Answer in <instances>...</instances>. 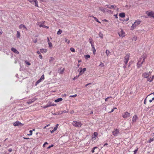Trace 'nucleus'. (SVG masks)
I'll return each mask as SVG.
<instances>
[{
	"instance_id": "obj_1",
	"label": "nucleus",
	"mask_w": 154,
	"mask_h": 154,
	"mask_svg": "<svg viewBox=\"0 0 154 154\" xmlns=\"http://www.w3.org/2000/svg\"><path fill=\"white\" fill-rule=\"evenodd\" d=\"M97 132H94L92 136L91 139L87 143L91 145L94 143L96 142L95 140H96V137H97Z\"/></svg>"
},
{
	"instance_id": "obj_2",
	"label": "nucleus",
	"mask_w": 154,
	"mask_h": 154,
	"mask_svg": "<svg viewBox=\"0 0 154 154\" xmlns=\"http://www.w3.org/2000/svg\"><path fill=\"white\" fill-rule=\"evenodd\" d=\"M130 57V54H126L124 57V60L125 65L124 66V68H125L126 67L127 64L128 62L129 58Z\"/></svg>"
},
{
	"instance_id": "obj_3",
	"label": "nucleus",
	"mask_w": 154,
	"mask_h": 154,
	"mask_svg": "<svg viewBox=\"0 0 154 154\" xmlns=\"http://www.w3.org/2000/svg\"><path fill=\"white\" fill-rule=\"evenodd\" d=\"M141 21L139 20H137L135 21L134 24H133L131 27V29L133 30L138 25L140 24Z\"/></svg>"
},
{
	"instance_id": "obj_4",
	"label": "nucleus",
	"mask_w": 154,
	"mask_h": 154,
	"mask_svg": "<svg viewBox=\"0 0 154 154\" xmlns=\"http://www.w3.org/2000/svg\"><path fill=\"white\" fill-rule=\"evenodd\" d=\"M72 124L73 126L77 127H80L82 125V124L80 122H78L76 121H73Z\"/></svg>"
},
{
	"instance_id": "obj_5",
	"label": "nucleus",
	"mask_w": 154,
	"mask_h": 154,
	"mask_svg": "<svg viewBox=\"0 0 154 154\" xmlns=\"http://www.w3.org/2000/svg\"><path fill=\"white\" fill-rule=\"evenodd\" d=\"M141 58H139V60H138L137 64V68H139L141 67L143 63L144 62L143 61V60L141 61Z\"/></svg>"
},
{
	"instance_id": "obj_6",
	"label": "nucleus",
	"mask_w": 154,
	"mask_h": 154,
	"mask_svg": "<svg viewBox=\"0 0 154 154\" xmlns=\"http://www.w3.org/2000/svg\"><path fill=\"white\" fill-rule=\"evenodd\" d=\"M13 125L15 126H23V124L21 123L19 121H16L14 122Z\"/></svg>"
},
{
	"instance_id": "obj_7",
	"label": "nucleus",
	"mask_w": 154,
	"mask_h": 154,
	"mask_svg": "<svg viewBox=\"0 0 154 154\" xmlns=\"http://www.w3.org/2000/svg\"><path fill=\"white\" fill-rule=\"evenodd\" d=\"M151 73V72H145L143 73V76L145 78H148L149 75Z\"/></svg>"
},
{
	"instance_id": "obj_8",
	"label": "nucleus",
	"mask_w": 154,
	"mask_h": 154,
	"mask_svg": "<svg viewBox=\"0 0 154 154\" xmlns=\"http://www.w3.org/2000/svg\"><path fill=\"white\" fill-rule=\"evenodd\" d=\"M130 116V114L128 112H126L124 113V115H122V116L124 118H127L129 117Z\"/></svg>"
},
{
	"instance_id": "obj_9",
	"label": "nucleus",
	"mask_w": 154,
	"mask_h": 154,
	"mask_svg": "<svg viewBox=\"0 0 154 154\" xmlns=\"http://www.w3.org/2000/svg\"><path fill=\"white\" fill-rule=\"evenodd\" d=\"M119 133V130L118 129H116L112 131V134L114 136H117Z\"/></svg>"
},
{
	"instance_id": "obj_10",
	"label": "nucleus",
	"mask_w": 154,
	"mask_h": 154,
	"mask_svg": "<svg viewBox=\"0 0 154 154\" xmlns=\"http://www.w3.org/2000/svg\"><path fill=\"white\" fill-rule=\"evenodd\" d=\"M119 35L122 37L125 36V33L122 29H121V31L118 33Z\"/></svg>"
},
{
	"instance_id": "obj_11",
	"label": "nucleus",
	"mask_w": 154,
	"mask_h": 154,
	"mask_svg": "<svg viewBox=\"0 0 154 154\" xmlns=\"http://www.w3.org/2000/svg\"><path fill=\"white\" fill-rule=\"evenodd\" d=\"M79 69H80V72L79 73V75H82L85 71L86 70V68H84L83 69L82 68H80Z\"/></svg>"
},
{
	"instance_id": "obj_12",
	"label": "nucleus",
	"mask_w": 154,
	"mask_h": 154,
	"mask_svg": "<svg viewBox=\"0 0 154 154\" xmlns=\"http://www.w3.org/2000/svg\"><path fill=\"white\" fill-rule=\"evenodd\" d=\"M106 6H107V8L110 9H115V8L116 7V6L115 5H106Z\"/></svg>"
},
{
	"instance_id": "obj_13",
	"label": "nucleus",
	"mask_w": 154,
	"mask_h": 154,
	"mask_svg": "<svg viewBox=\"0 0 154 154\" xmlns=\"http://www.w3.org/2000/svg\"><path fill=\"white\" fill-rule=\"evenodd\" d=\"M11 51H13L14 53L15 54H19V52L17 50V49L14 48H12L11 49Z\"/></svg>"
},
{
	"instance_id": "obj_14",
	"label": "nucleus",
	"mask_w": 154,
	"mask_h": 154,
	"mask_svg": "<svg viewBox=\"0 0 154 154\" xmlns=\"http://www.w3.org/2000/svg\"><path fill=\"white\" fill-rule=\"evenodd\" d=\"M148 16L154 18V13L152 11L149 12L147 14Z\"/></svg>"
},
{
	"instance_id": "obj_15",
	"label": "nucleus",
	"mask_w": 154,
	"mask_h": 154,
	"mask_svg": "<svg viewBox=\"0 0 154 154\" xmlns=\"http://www.w3.org/2000/svg\"><path fill=\"white\" fill-rule=\"evenodd\" d=\"M147 57V55L146 54H144L140 58H141V59H143V61H145V58Z\"/></svg>"
},
{
	"instance_id": "obj_16",
	"label": "nucleus",
	"mask_w": 154,
	"mask_h": 154,
	"mask_svg": "<svg viewBox=\"0 0 154 154\" xmlns=\"http://www.w3.org/2000/svg\"><path fill=\"white\" fill-rule=\"evenodd\" d=\"M51 106V102H49L45 106H43V108L45 109Z\"/></svg>"
},
{
	"instance_id": "obj_17",
	"label": "nucleus",
	"mask_w": 154,
	"mask_h": 154,
	"mask_svg": "<svg viewBox=\"0 0 154 154\" xmlns=\"http://www.w3.org/2000/svg\"><path fill=\"white\" fill-rule=\"evenodd\" d=\"M137 115H135L134 116L132 119V121L133 122H136V120L137 119Z\"/></svg>"
},
{
	"instance_id": "obj_18",
	"label": "nucleus",
	"mask_w": 154,
	"mask_h": 154,
	"mask_svg": "<svg viewBox=\"0 0 154 154\" xmlns=\"http://www.w3.org/2000/svg\"><path fill=\"white\" fill-rule=\"evenodd\" d=\"M19 28L20 29H22L23 28V29H27V28L26 27V26L24 25L23 24H21L20 25V26H19Z\"/></svg>"
},
{
	"instance_id": "obj_19",
	"label": "nucleus",
	"mask_w": 154,
	"mask_h": 154,
	"mask_svg": "<svg viewBox=\"0 0 154 154\" xmlns=\"http://www.w3.org/2000/svg\"><path fill=\"white\" fill-rule=\"evenodd\" d=\"M40 51L42 53H46L47 52V49H41Z\"/></svg>"
},
{
	"instance_id": "obj_20",
	"label": "nucleus",
	"mask_w": 154,
	"mask_h": 154,
	"mask_svg": "<svg viewBox=\"0 0 154 154\" xmlns=\"http://www.w3.org/2000/svg\"><path fill=\"white\" fill-rule=\"evenodd\" d=\"M63 99L62 98H60L57 99L55 100L54 102L56 103H57L62 100Z\"/></svg>"
},
{
	"instance_id": "obj_21",
	"label": "nucleus",
	"mask_w": 154,
	"mask_h": 154,
	"mask_svg": "<svg viewBox=\"0 0 154 154\" xmlns=\"http://www.w3.org/2000/svg\"><path fill=\"white\" fill-rule=\"evenodd\" d=\"M119 16L121 17H124L125 16V14L123 12L119 14Z\"/></svg>"
},
{
	"instance_id": "obj_22",
	"label": "nucleus",
	"mask_w": 154,
	"mask_h": 154,
	"mask_svg": "<svg viewBox=\"0 0 154 154\" xmlns=\"http://www.w3.org/2000/svg\"><path fill=\"white\" fill-rule=\"evenodd\" d=\"M154 136H152V137H151V138L149 140L148 142L150 143L154 140Z\"/></svg>"
},
{
	"instance_id": "obj_23",
	"label": "nucleus",
	"mask_w": 154,
	"mask_h": 154,
	"mask_svg": "<svg viewBox=\"0 0 154 154\" xmlns=\"http://www.w3.org/2000/svg\"><path fill=\"white\" fill-rule=\"evenodd\" d=\"M39 26L40 27H44V28H46L47 29L48 28V26H45V25H42V24L40 25H39Z\"/></svg>"
},
{
	"instance_id": "obj_24",
	"label": "nucleus",
	"mask_w": 154,
	"mask_h": 154,
	"mask_svg": "<svg viewBox=\"0 0 154 154\" xmlns=\"http://www.w3.org/2000/svg\"><path fill=\"white\" fill-rule=\"evenodd\" d=\"M54 59L52 57H51L49 59V62L50 63H53Z\"/></svg>"
},
{
	"instance_id": "obj_25",
	"label": "nucleus",
	"mask_w": 154,
	"mask_h": 154,
	"mask_svg": "<svg viewBox=\"0 0 154 154\" xmlns=\"http://www.w3.org/2000/svg\"><path fill=\"white\" fill-rule=\"evenodd\" d=\"M35 4V6L36 7H38V2L37 0H35L34 2V4Z\"/></svg>"
},
{
	"instance_id": "obj_26",
	"label": "nucleus",
	"mask_w": 154,
	"mask_h": 154,
	"mask_svg": "<svg viewBox=\"0 0 154 154\" xmlns=\"http://www.w3.org/2000/svg\"><path fill=\"white\" fill-rule=\"evenodd\" d=\"M92 17L94 18V20L95 21H96L97 22H98L99 23H101V22L98 20V19L96 17H94V16H93Z\"/></svg>"
},
{
	"instance_id": "obj_27",
	"label": "nucleus",
	"mask_w": 154,
	"mask_h": 154,
	"mask_svg": "<svg viewBox=\"0 0 154 154\" xmlns=\"http://www.w3.org/2000/svg\"><path fill=\"white\" fill-rule=\"evenodd\" d=\"M106 55L107 56H108L109 55V54L110 52L108 50H106Z\"/></svg>"
},
{
	"instance_id": "obj_28",
	"label": "nucleus",
	"mask_w": 154,
	"mask_h": 154,
	"mask_svg": "<svg viewBox=\"0 0 154 154\" xmlns=\"http://www.w3.org/2000/svg\"><path fill=\"white\" fill-rule=\"evenodd\" d=\"M20 37V33L19 32L17 31V37L19 38Z\"/></svg>"
},
{
	"instance_id": "obj_29",
	"label": "nucleus",
	"mask_w": 154,
	"mask_h": 154,
	"mask_svg": "<svg viewBox=\"0 0 154 154\" xmlns=\"http://www.w3.org/2000/svg\"><path fill=\"white\" fill-rule=\"evenodd\" d=\"M57 129L56 127H54V128L51 131V133H53L55 131L57 130Z\"/></svg>"
},
{
	"instance_id": "obj_30",
	"label": "nucleus",
	"mask_w": 154,
	"mask_h": 154,
	"mask_svg": "<svg viewBox=\"0 0 154 154\" xmlns=\"http://www.w3.org/2000/svg\"><path fill=\"white\" fill-rule=\"evenodd\" d=\"M42 81V80H41V79H40L38 80L36 82V83H35V85H38V83H39L40 82H41V81Z\"/></svg>"
},
{
	"instance_id": "obj_31",
	"label": "nucleus",
	"mask_w": 154,
	"mask_h": 154,
	"mask_svg": "<svg viewBox=\"0 0 154 154\" xmlns=\"http://www.w3.org/2000/svg\"><path fill=\"white\" fill-rule=\"evenodd\" d=\"M62 32V31L60 29H59V30L57 32V34L58 35H60L61 33Z\"/></svg>"
},
{
	"instance_id": "obj_32",
	"label": "nucleus",
	"mask_w": 154,
	"mask_h": 154,
	"mask_svg": "<svg viewBox=\"0 0 154 154\" xmlns=\"http://www.w3.org/2000/svg\"><path fill=\"white\" fill-rule=\"evenodd\" d=\"M97 149V147L96 146L94 147L93 148L92 150L91 151V152L92 153H94V150L95 149Z\"/></svg>"
},
{
	"instance_id": "obj_33",
	"label": "nucleus",
	"mask_w": 154,
	"mask_h": 154,
	"mask_svg": "<svg viewBox=\"0 0 154 154\" xmlns=\"http://www.w3.org/2000/svg\"><path fill=\"white\" fill-rule=\"evenodd\" d=\"M28 1L31 2L32 4L34 5V2L35 0H27Z\"/></svg>"
},
{
	"instance_id": "obj_34",
	"label": "nucleus",
	"mask_w": 154,
	"mask_h": 154,
	"mask_svg": "<svg viewBox=\"0 0 154 154\" xmlns=\"http://www.w3.org/2000/svg\"><path fill=\"white\" fill-rule=\"evenodd\" d=\"M90 57V56L89 55L87 54L85 56V58L86 59H88V58Z\"/></svg>"
},
{
	"instance_id": "obj_35",
	"label": "nucleus",
	"mask_w": 154,
	"mask_h": 154,
	"mask_svg": "<svg viewBox=\"0 0 154 154\" xmlns=\"http://www.w3.org/2000/svg\"><path fill=\"white\" fill-rule=\"evenodd\" d=\"M48 46H49V47L51 48L52 47V46H53L52 45L51 42H50V43H48Z\"/></svg>"
},
{
	"instance_id": "obj_36",
	"label": "nucleus",
	"mask_w": 154,
	"mask_h": 154,
	"mask_svg": "<svg viewBox=\"0 0 154 154\" xmlns=\"http://www.w3.org/2000/svg\"><path fill=\"white\" fill-rule=\"evenodd\" d=\"M70 51L72 52H75V49L73 48H71L70 49Z\"/></svg>"
},
{
	"instance_id": "obj_37",
	"label": "nucleus",
	"mask_w": 154,
	"mask_h": 154,
	"mask_svg": "<svg viewBox=\"0 0 154 154\" xmlns=\"http://www.w3.org/2000/svg\"><path fill=\"white\" fill-rule=\"evenodd\" d=\"M147 78V81H149V82H151L152 81V80L151 79V77H150L149 78H148V77Z\"/></svg>"
},
{
	"instance_id": "obj_38",
	"label": "nucleus",
	"mask_w": 154,
	"mask_h": 154,
	"mask_svg": "<svg viewBox=\"0 0 154 154\" xmlns=\"http://www.w3.org/2000/svg\"><path fill=\"white\" fill-rule=\"evenodd\" d=\"M44 78H45L44 75H43L41 76L40 79H41V80H44Z\"/></svg>"
},
{
	"instance_id": "obj_39",
	"label": "nucleus",
	"mask_w": 154,
	"mask_h": 154,
	"mask_svg": "<svg viewBox=\"0 0 154 154\" xmlns=\"http://www.w3.org/2000/svg\"><path fill=\"white\" fill-rule=\"evenodd\" d=\"M29 132L30 133L29 134H27L29 136V135H32V131L30 130V131H29Z\"/></svg>"
},
{
	"instance_id": "obj_40",
	"label": "nucleus",
	"mask_w": 154,
	"mask_h": 154,
	"mask_svg": "<svg viewBox=\"0 0 154 154\" xmlns=\"http://www.w3.org/2000/svg\"><path fill=\"white\" fill-rule=\"evenodd\" d=\"M80 75H79V74L78 76H76L73 79V80H75V79H77Z\"/></svg>"
},
{
	"instance_id": "obj_41",
	"label": "nucleus",
	"mask_w": 154,
	"mask_h": 154,
	"mask_svg": "<svg viewBox=\"0 0 154 154\" xmlns=\"http://www.w3.org/2000/svg\"><path fill=\"white\" fill-rule=\"evenodd\" d=\"M99 36L101 38H103V35L100 32L99 34Z\"/></svg>"
},
{
	"instance_id": "obj_42",
	"label": "nucleus",
	"mask_w": 154,
	"mask_h": 154,
	"mask_svg": "<svg viewBox=\"0 0 154 154\" xmlns=\"http://www.w3.org/2000/svg\"><path fill=\"white\" fill-rule=\"evenodd\" d=\"M64 70V69H63L62 70H61L60 71V74H62Z\"/></svg>"
},
{
	"instance_id": "obj_43",
	"label": "nucleus",
	"mask_w": 154,
	"mask_h": 154,
	"mask_svg": "<svg viewBox=\"0 0 154 154\" xmlns=\"http://www.w3.org/2000/svg\"><path fill=\"white\" fill-rule=\"evenodd\" d=\"M93 51L94 54H95V53L96 52V49L95 47H93Z\"/></svg>"
},
{
	"instance_id": "obj_44",
	"label": "nucleus",
	"mask_w": 154,
	"mask_h": 154,
	"mask_svg": "<svg viewBox=\"0 0 154 154\" xmlns=\"http://www.w3.org/2000/svg\"><path fill=\"white\" fill-rule=\"evenodd\" d=\"M25 62L27 65H31V64L29 62L27 61H25Z\"/></svg>"
},
{
	"instance_id": "obj_45",
	"label": "nucleus",
	"mask_w": 154,
	"mask_h": 154,
	"mask_svg": "<svg viewBox=\"0 0 154 154\" xmlns=\"http://www.w3.org/2000/svg\"><path fill=\"white\" fill-rule=\"evenodd\" d=\"M89 42L90 44L92 43V38H89Z\"/></svg>"
},
{
	"instance_id": "obj_46",
	"label": "nucleus",
	"mask_w": 154,
	"mask_h": 154,
	"mask_svg": "<svg viewBox=\"0 0 154 154\" xmlns=\"http://www.w3.org/2000/svg\"><path fill=\"white\" fill-rule=\"evenodd\" d=\"M99 66H100L101 67H103L104 66V64L101 62L100 64L99 65Z\"/></svg>"
},
{
	"instance_id": "obj_47",
	"label": "nucleus",
	"mask_w": 154,
	"mask_h": 154,
	"mask_svg": "<svg viewBox=\"0 0 154 154\" xmlns=\"http://www.w3.org/2000/svg\"><path fill=\"white\" fill-rule=\"evenodd\" d=\"M65 41L68 44L69 43V40L67 39H66Z\"/></svg>"
},
{
	"instance_id": "obj_48",
	"label": "nucleus",
	"mask_w": 154,
	"mask_h": 154,
	"mask_svg": "<svg viewBox=\"0 0 154 154\" xmlns=\"http://www.w3.org/2000/svg\"><path fill=\"white\" fill-rule=\"evenodd\" d=\"M137 39V38L136 37L134 36L132 39L133 40H134V41H136Z\"/></svg>"
},
{
	"instance_id": "obj_49",
	"label": "nucleus",
	"mask_w": 154,
	"mask_h": 154,
	"mask_svg": "<svg viewBox=\"0 0 154 154\" xmlns=\"http://www.w3.org/2000/svg\"><path fill=\"white\" fill-rule=\"evenodd\" d=\"M54 146V145L53 144H51V146H49L48 148H47L48 149H49L50 148H51V147H52Z\"/></svg>"
},
{
	"instance_id": "obj_50",
	"label": "nucleus",
	"mask_w": 154,
	"mask_h": 154,
	"mask_svg": "<svg viewBox=\"0 0 154 154\" xmlns=\"http://www.w3.org/2000/svg\"><path fill=\"white\" fill-rule=\"evenodd\" d=\"M110 97H107L106 98H105V101H107L108 99L109 98H110Z\"/></svg>"
},
{
	"instance_id": "obj_51",
	"label": "nucleus",
	"mask_w": 154,
	"mask_h": 154,
	"mask_svg": "<svg viewBox=\"0 0 154 154\" xmlns=\"http://www.w3.org/2000/svg\"><path fill=\"white\" fill-rule=\"evenodd\" d=\"M138 149H137L134 151V154H135L138 150Z\"/></svg>"
},
{
	"instance_id": "obj_52",
	"label": "nucleus",
	"mask_w": 154,
	"mask_h": 154,
	"mask_svg": "<svg viewBox=\"0 0 154 154\" xmlns=\"http://www.w3.org/2000/svg\"><path fill=\"white\" fill-rule=\"evenodd\" d=\"M129 17H128L126 19H125L124 20L125 21H127L129 20Z\"/></svg>"
},
{
	"instance_id": "obj_53",
	"label": "nucleus",
	"mask_w": 154,
	"mask_h": 154,
	"mask_svg": "<svg viewBox=\"0 0 154 154\" xmlns=\"http://www.w3.org/2000/svg\"><path fill=\"white\" fill-rule=\"evenodd\" d=\"M76 96H77V94H75V95H73L71 96H70V97H75Z\"/></svg>"
},
{
	"instance_id": "obj_54",
	"label": "nucleus",
	"mask_w": 154,
	"mask_h": 154,
	"mask_svg": "<svg viewBox=\"0 0 154 154\" xmlns=\"http://www.w3.org/2000/svg\"><path fill=\"white\" fill-rule=\"evenodd\" d=\"M38 57L40 59H42V56L41 55H40Z\"/></svg>"
},
{
	"instance_id": "obj_55",
	"label": "nucleus",
	"mask_w": 154,
	"mask_h": 154,
	"mask_svg": "<svg viewBox=\"0 0 154 154\" xmlns=\"http://www.w3.org/2000/svg\"><path fill=\"white\" fill-rule=\"evenodd\" d=\"M8 151L10 152H11L12 151V149L11 148H10L8 149Z\"/></svg>"
},
{
	"instance_id": "obj_56",
	"label": "nucleus",
	"mask_w": 154,
	"mask_h": 154,
	"mask_svg": "<svg viewBox=\"0 0 154 154\" xmlns=\"http://www.w3.org/2000/svg\"><path fill=\"white\" fill-rule=\"evenodd\" d=\"M100 10L101 11H102L103 12H105V11L104 10V9H103V8H101L100 9Z\"/></svg>"
},
{
	"instance_id": "obj_57",
	"label": "nucleus",
	"mask_w": 154,
	"mask_h": 154,
	"mask_svg": "<svg viewBox=\"0 0 154 154\" xmlns=\"http://www.w3.org/2000/svg\"><path fill=\"white\" fill-rule=\"evenodd\" d=\"M91 83H88V84H86V85H85V87H87V86L88 85H91Z\"/></svg>"
},
{
	"instance_id": "obj_58",
	"label": "nucleus",
	"mask_w": 154,
	"mask_h": 154,
	"mask_svg": "<svg viewBox=\"0 0 154 154\" xmlns=\"http://www.w3.org/2000/svg\"><path fill=\"white\" fill-rule=\"evenodd\" d=\"M47 41H48V43L50 42H51L49 40V38L48 37H47Z\"/></svg>"
},
{
	"instance_id": "obj_59",
	"label": "nucleus",
	"mask_w": 154,
	"mask_h": 154,
	"mask_svg": "<svg viewBox=\"0 0 154 154\" xmlns=\"http://www.w3.org/2000/svg\"><path fill=\"white\" fill-rule=\"evenodd\" d=\"M3 33V31L1 29H0V35L2 34Z\"/></svg>"
},
{
	"instance_id": "obj_60",
	"label": "nucleus",
	"mask_w": 154,
	"mask_h": 154,
	"mask_svg": "<svg viewBox=\"0 0 154 154\" xmlns=\"http://www.w3.org/2000/svg\"><path fill=\"white\" fill-rule=\"evenodd\" d=\"M74 112V111L73 110L71 111L70 112V113H71V114H72Z\"/></svg>"
},
{
	"instance_id": "obj_61",
	"label": "nucleus",
	"mask_w": 154,
	"mask_h": 154,
	"mask_svg": "<svg viewBox=\"0 0 154 154\" xmlns=\"http://www.w3.org/2000/svg\"><path fill=\"white\" fill-rule=\"evenodd\" d=\"M40 52H41L39 51H38L37 52V53L38 54H40Z\"/></svg>"
},
{
	"instance_id": "obj_62",
	"label": "nucleus",
	"mask_w": 154,
	"mask_h": 154,
	"mask_svg": "<svg viewBox=\"0 0 154 154\" xmlns=\"http://www.w3.org/2000/svg\"><path fill=\"white\" fill-rule=\"evenodd\" d=\"M91 46L92 48H93V47H94V45H93V43L91 44Z\"/></svg>"
},
{
	"instance_id": "obj_63",
	"label": "nucleus",
	"mask_w": 154,
	"mask_h": 154,
	"mask_svg": "<svg viewBox=\"0 0 154 154\" xmlns=\"http://www.w3.org/2000/svg\"><path fill=\"white\" fill-rule=\"evenodd\" d=\"M68 112V111H66V110H64L63 111V113H67Z\"/></svg>"
},
{
	"instance_id": "obj_64",
	"label": "nucleus",
	"mask_w": 154,
	"mask_h": 154,
	"mask_svg": "<svg viewBox=\"0 0 154 154\" xmlns=\"http://www.w3.org/2000/svg\"><path fill=\"white\" fill-rule=\"evenodd\" d=\"M151 79H152V81L153 80V79H154V75H153V76H152V77H151Z\"/></svg>"
}]
</instances>
